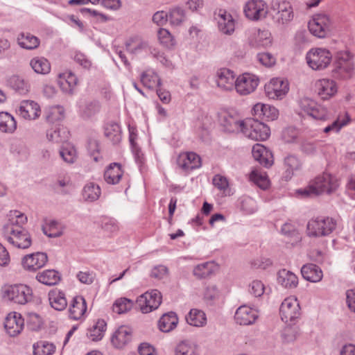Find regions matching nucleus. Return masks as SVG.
Masks as SVG:
<instances>
[{"label":"nucleus","mask_w":355,"mask_h":355,"mask_svg":"<svg viewBox=\"0 0 355 355\" xmlns=\"http://www.w3.org/2000/svg\"><path fill=\"white\" fill-rule=\"evenodd\" d=\"M289 86L287 80L281 78H273L265 85L267 96L271 99H282L288 92Z\"/></svg>","instance_id":"obj_12"},{"label":"nucleus","mask_w":355,"mask_h":355,"mask_svg":"<svg viewBox=\"0 0 355 355\" xmlns=\"http://www.w3.org/2000/svg\"><path fill=\"white\" fill-rule=\"evenodd\" d=\"M132 40H130L129 41H127L125 42V47L128 51H129L131 53L135 54L139 52H140L142 50H148L150 51V53L152 54L153 53V51H155V49H152L148 43L145 41H141L139 42L137 45L135 46H132Z\"/></svg>","instance_id":"obj_53"},{"label":"nucleus","mask_w":355,"mask_h":355,"mask_svg":"<svg viewBox=\"0 0 355 355\" xmlns=\"http://www.w3.org/2000/svg\"><path fill=\"white\" fill-rule=\"evenodd\" d=\"M10 235L5 237L6 240L14 247L19 249H27L32 244L31 236L24 228L15 229L11 227Z\"/></svg>","instance_id":"obj_10"},{"label":"nucleus","mask_w":355,"mask_h":355,"mask_svg":"<svg viewBox=\"0 0 355 355\" xmlns=\"http://www.w3.org/2000/svg\"><path fill=\"white\" fill-rule=\"evenodd\" d=\"M48 261L47 254L37 252L26 254L22 258L21 264L24 269L35 272L42 268Z\"/></svg>","instance_id":"obj_15"},{"label":"nucleus","mask_w":355,"mask_h":355,"mask_svg":"<svg viewBox=\"0 0 355 355\" xmlns=\"http://www.w3.org/2000/svg\"><path fill=\"white\" fill-rule=\"evenodd\" d=\"M159 42L166 48L171 49L175 44V40L170 32L165 28H159L157 32Z\"/></svg>","instance_id":"obj_50"},{"label":"nucleus","mask_w":355,"mask_h":355,"mask_svg":"<svg viewBox=\"0 0 355 355\" xmlns=\"http://www.w3.org/2000/svg\"><path fill=\"white\" fill-rule=\"evenodd\" d=\"M131 339L130 329L127 327L121 326L112 335L111 343L116 348H123Z\"/></svg>","instance_id":"obj_23"},{"label":"nucleus","mask_w":355,"mask_h":355,"mask_svg":"<svg viewBox=\"0 0 355 355\" xmlns=\"http://www.w3.org/2000/svg\"><path fill=\"white\" fill-rule=\"evenodd\" d=\"M123 175L121 164L113 162L107 167L104 173V179L107 184H116L119 182Z\"/></svg>","instance_id":"obj_25"},{"label":"nucleus","mask_w":355,"mask_h":355,"mask_svg":"<svg viewBox=\"0 0 355 355\" xmlns=\"http://www.w3.org/2000/svg\"><path fill=\"white\" fill-rule=\"evenodd\" d=\"M242 132L254 141H265L270 135V128L263 122L254 118L246 119Z\"/></svg>","instance_id":"obj_3"},{"label":"nucleus","mask_w":355,"mask_h":355,"mask_svg":"<svg viewBox=\"0 0 355 355\" xmlns=\"http://www.w3.org/2000/svg\"><path fill=\"white\" fill-rule=\"evenodd\" d=\"M24 320L20 313H10L5 319L4 327L10 336L18 335L24 328Z\"/></svg>","instance_id":"obj_17"},{"label":"nucleus","mask_w":355,"mask_h":355,"mask_svg":"<svg viewBox=\"0 0 355 355\" xmlns=\"http://www.w3.org/2000/svg\"><path fill=\"white\" fill-rule=\"evenodd\" d=\"M259 84V79L252 74L243 73L236 79L235 88L241 95H247L254 92Z\"/></svg>","instance_id":"obj_13"},{"label":"nucleus","mask_w":355,"mask_h":355,"mask_svg":"<svg viewBox=\"0 0 355 355\" xmlns=\"http://www.w3.org/2000/svg\"><path fill=\"white\" fill-rule=\"evenodd\" d=\"M197 345L188 341L180 342L175 349V355H196Z\"/></svg>","instance_id":"obj_47"},{"label":"nucleus","mask_w":355,"mask_h":355,"mask_svg":"<svg viewBox=\"0 0 355 355\" xmlns=\"http://www.w3.org/2000/svg\"><path fill=\"white\" fill-rule=\"evenodd\" d=\"M87 150L95 162H97L102 159L101 156L96 155L99 153V143L97 140L89 139L87 142Z\"/></svg>","instance_id":"obj_58"},{"label":"nucleus","mask_w":355,"mask_h":355,"mask_svg":"<svg viewBox=\"0 0 355 355\" xmlns=\"http://www.w3.org/2000/svg\"><path fill=\"white\" fill-rule=\"evenodd\" d=\"M216 82L218 87L225 89H231L235 87L236 79L234 72L230 69L223 68L217 71Z\"/></svg>","instance_id":"obj_24"},{"label":"nucleus","mask_w":355,"mask_h":355,"mask_svg":"<svg viewBox=\"0 0 355 355\" xmlns=\"http://www.w3.org/2000/svg\"><path fill=\"white\" fill-rule=\"evenodd\" d=\"M250 180L263 190H266L269 187L270 182L267 177L257 173V171H252L251 173Z\"/></svg>","instance_id":"obj_54"},{"label":"nucleus","mask_w":355,"mask_h":355,"mask_svg":"<svg viewBox=\"0 0 355 355\" xmlns=\"http://www.w3.org/2000/svg\"><path fill=\"white\" fill-rule=\"evenodd\" d=\"M281 319L289 325L295 324V320L300 316V307L297 300L291 298L285 299L279 308Z\"/></svg>","instance_id":"obj_9"},{"label":"nucleus","mask_w":355,"mask_h":355,"mask_svg":"<svg viewBox=\"0 0 355 355\" xmlns=\"http://www.w3.org/2000/svg\"><path fill=\"white\" fill-rule=\"evenodd\" d=\"M17 129V121L7 112H0V131L6 133H12Z\"/></svg>","instance_id":"obj_36"},{"label":"nucleus","mask_w":355,"mask_h":355,"mask_svg":"<svg viewBox=\"0 0 355 355\" xmlns=\"http://www.w3.org/2000/svg\"><path fill=\"white\" fill-rule=\"evenodd\" d=\"M55 347L53 343L46 341H40L33 345L34 355H51L55 351Z\"/></svg>","instance_id":"obj_48"},{"label":"nucleus","mask_w":355,"mask_h":355,"mask_svg":"<svg viewBox=\"0 0 355 355\" xmlns=\"http://www.w3.org/2000/svg\"><path fill=\"white\" fill-rule=\"evenodd\" d=\"M100 103L97 101H92L86 105V107L84 110V114L90 117L94 114H96L97 112L100 110Z\"/></svg>","instance_id":"obj_64"},{"label":"nucleus","mask_w":355,"mask_h":355,"mask_svg":"<svg viewBox=\"0 0 355 355\" xmlns=\"http://www.w3.org/2000/svg\"><path fill=\"white\" fill-rule=\"evenodd\" d=\"M220 123L223 127L224 131L231 133L239 130L242 132L245 120L240 121L236 117L227 113H225L220 116Z\"/></svg>","instance_id":"obj_21"},{"label":"nucleus","mask_w":355,"mask_h":355,"mask_svg":"<svg viewBox=\"0 0 355 355\" xmlns=\"http://www.w3.org/2000/svg\"><path fill=\"white\" fill-rule=\"evenodd\" d=\"M19 114L26 119H35L40 116L39 105L33 101H22L17 110Z\"/></svg>","instance_id":"obj_19"},{"label":"nucleus","mask_w":355,"mask_h":355,"mask_svg":"<svg viewBox=\"0 0 355 355\" xmlns=\"http://www.w3.org/2000/svg\"><path fill=\"white\" fill-rule=\"evenodd\" d=\"M257 318V311L245 305L239 306L234 314V320L240 325L252 324Z\"/></svg>","instance_id":"obj_18"},{"label":"nucleus","mask_w":355,"mask_h":355,"mask_svg":"<svg viewBox=\"0 0 355 355\" xmlns=\"http://www.w3.org/2000/svg\"><path fill=\"white\" fill-rule=\"evenodd\" d=\"M301 165V162L295 155H289L286 157L284 158V167L286 170L283 178L286 181L291 180L293 175L294 171L299 170Z\"/></svg>","instance_id":"obj_34"},{"label":"nucleus","mask_w":355,"mask_h":355,"mask_svg":"<svg viewBox=\"0 0 355 355\" xmlns=\"http://www.w3.org/2000/svg\"><path fill=\"white\" fill-rule=\"evenodd\" d=\"M185 319L189 324L194 327H202L207 321L205 313L196 309H191Z\"/></svg>","instance_id":"obj_40"},{"label":"nucleus","mask_w":355,"mask_h":355,"mask_svg":"<svg viewBox=\"0 0 355 355\" xmlns=\"http://www.w3.org/2000/svg\"><path fill=\"white\" fill-rule=\"evenodd\" d=\"M277 282L286 288H294L298 284V278L292 272L282 269L277 273Z\"/></svg>","instance_id":"obj_31"},{"label":"nucleus","mask_w":355,"mask_h":355,"mask_svg":"<svg viewBox=\"0 0 355 355\" xmlns=\"http://www.w3.org/2000/svg\"><path fill=\"white\" fill-rule=\"evenodd\" d=\"M178 323L177 314L170 311L162 315L158 321V326L160 331L168 333L173 330Z\"/></svg>","instance_id":"obj_28"},{"label":"nucleus","mask_w":355,"mask_h":355,"mask_svg":"<svg viewBox=\"0 0 355 355\" xmlns=\"http://www.w3.org/2000/svg\"><path fill=\"white\" fill-rule=\"evenodd\" d=\"M211 266L208 262L196 266L193 270V275L200 279L209 277L212 274Z\"/></svg>","instance_id":"obj_52"},{"label":"nucleus","mask_w":355,"mask_h":355,"mask_svg":"<svg viewBox=\"0 0 355 355\" xmlns=\"http://www.w3.org/2000/svg\"><path fill=\"white\" fill-rule=\"evenodd\" d=\"M168 21L171 25L178 26L181 25L187 19L185 10L179 6L168 10Z\"/></svg>","instance_id":"obj_42"},{"label":"nucleus","mask_w":355,"mask_h":355,"mask_svg":"<svg viewBox=\"0 0 355 355\" xmlns=\"http://www.w3.org/2000/svg\"><path fill=\"white\" fill-rule=\"evenodd\" d=\"M36 279L43 284L54 286L61 279L59 272L55 270H46L37 275Z\"/></svg>","instance_id":"obj_37"},{"label":"nucleus","mask_w":355,"mask_h":355,"mask_svg":"<svg viewBox=\"0 0 355 355\" xmlns=\"http://www.w3.org/2000/svg\"><path fill=\"white\" fill-rule=\"evenodd\" d=\"M218 25L219 30L227 35H230L234 31V20L232 16L225 10L220 9L218 13Z\"/></svg>","instance_id":"obj_22"},{"label":"nucleus","mask_w":355,"mask_h":355,"mask_svg":"<svg viewBox=\"0 0 355 355\" xmlns=\"http://www.w3.org/2000/svg\"><path fill=\"white\" fill-rule=\"evenodd\" d=\"M178 166L185 172H190L201 166L200 157L193 152L180 153L176 160Z\"/></svg>","instance_id":"obj_14"},{"label":"nucleus","mask_w":355,"mask_h":355,"mask_svg":"<svg viewBox=\"0 0 355 355\" xmlns=\"http://www.w3.org/2000/svg\"><path fill=\"white\" fill-rule=\"evenodd\" d=\"M59 83L60 87L66 92L72 93L74 87L78 83V78L71 71L64 72L59 75Z\"/></svg>","instance_id":"obj_35"},{"label":"nucleus","mask_w":355,"mask_h":355,"mask_svg":"<svg viewBox=\"0 0 355 355\" xmlns=\"http://www.w3.org/2000/svg\"><path fill=\"white\" fill-rule=\"evenodd\" d=\"M318 96L322 100H327L337 93L336 83L333 80L322 79L316 83Z\"/></svg>","instance_id":"obj_20"},{"label":"nucleus","mask_w":355,"mask_h":355,"mask_svg":"<svg viewBox=\"0 0 355 355\" xmlns=\"http://www.w3.org/2000/svg\"><path fill=\"white\" fill-rule=\"evenodd\" d=\"M308 65L313 70L326 69L331 62L332 53L327 49L313 48L306 55Z\"/></svg>","instance_id":"obj_4"},{"label":"nucleus","mask_w":355,"mask_h":355,"mask_svg":"<svg viewBox=\"0 0 355 355\" xmlns=\"http://www.w3.org/2000/svg\"><path fill=\"white\" fill-rule=\"evenodd\" d=\"M100 195L101 189L94 183H89L83 188V196L85 200L94 202L98 199Z\"/></svg>","instance_id":"obj_46"},{"label":"nucleus","mask_w":355,"mask_h":355,"mask_svg":"<svg viewBox=\"0 0 355 355\" xmlns=\"http://www.w3.org/2000/svg\"><path fill=\"white\" fill-rule=\"evenodd\" d=\"M18 44L23 49L32 50L37 48L40 45V40L38 37L30 34L26 33V35L22 33L18 38Z\"/></svg>","instance_id":"obj_41"},{"label":"nucleus","mask_w":355,"mask_h":355,"mask_svg":"<svg viewBox=\"0 0 355 355\" xmlns=\"http://www.w3.org/2000/svg\"><path fill=\"white\" fill-rule=\"evenodd\" d=\"M293 17V8L290 6V8L286 9L281 13H275L273 15V19L278 25H284L292 21Z\"/></svg>","instance_id":"obj_51"},{"label":"nucleus","mask_w":355,"mask_h":355,"mask_svg":"<svg viewBox=\"0 0 355 355\" xmlns=\"http://www.w3.org/2000/svg\"><path fill=\"white\" fill-rule=\"evenodd\" d=\"M338 187V180L335 176L324 173L311 180L306 187L297 190V193L304 198H312L324 193L331 194Z\"/></svg>","instance_id":"obj_1"},{"label":"nucleus","mask_w":355,"mask_h":355,"mask_svg":"<svg viewBox=\"0 0 355 355\" xmlns=\"http://www.w3.org/2000/svg\"><path fill=\"white\" fill-rule=\"evenodd\" d=\"M64 118V108L61 106L51 107L46 115V120L51 126H61Z\"/></svg>","instance_id":"obj_38"},{"label":"nucleus","mask_w":355,"mask_h":355,"mask_svg":"<svg viewBox=\"0 0 355 355\" xmlns=\"http://www.w3.org/2000/svg\"><path fill=\"white\" fill-rule=\"evenodd\" d=\"M336 221L330 217H318L309 221L306 227L310 237L327 236L336 229Z\"/></svg>","instance_id":"obj_2"},{"label":"nucleus","mask_w":355,"mask_h":355,"mask_svg":"<svg viewBox=\"0 0 355 355\" xmlns=\"http://www.w3.org/2000/svg\"><path fill=\"white\" fill-rule=\"evenodd\" d=\"M270 33L268 31L254 33L248 39L249 45L255 49L266 48L271 45Z\"/></svg>","instance_id":"obj_30"},{"label":"nucleus","mask_w":355,"mask_h":355,"mask_svg":"<svg viewBox=\"0 0 355 355\" xmlns=\"http://www.w3.org/2000/svg\"><path fill=\"white\" fill-rule=\"evenodd\" d=\"M250 293L254 297H260L264 292V286L261 281H253L250 285Z\"/></svg>","instance_id":"obj_63"},{"label":"nucleus","mask_w":355,"mask_h":355,"mask_svg":"<svg viewBox=\"0 0 355 355\" xmlns=\"http://www.w3.org/2000/svg\"><path fill=\"white\" fill-rule=\"evenodd\" d=\"M59 153L60 157L67 163L73 164L76 159V150L73 147H62Z\"/></svg>","instance_id":"obj_55"},{"label":"nucleus","mask_w":355,"mask_h":355,"mask_svg":"<svg viewBox=\"0 0 355 355\" xmlns=\"http://www.w3.org/2000/svg\"><path fill=\"white\" fill-rule=\"evenodd\" d=\"M9 217V222L3 226L4 234L10 232L11 227L15 229L23 228L22 225L27 222V217L17 210L10 211Z\"/></svg>","instance_id":"obj_29"},{"label":"nucleus","mask_w":355,"mask_h":355,"mask_svg":"<svg viewBox=\"0 0 355 355\" xmlns=\"http://www.w3.org/2000/svg\"><path fill=\"white\" fill-rule=\"evenodd\" d=\"M107 324L103 319H98L87 333V336L93 341L101 340L103 337V333L106 330Z\"/></svg>","instance_id":"obj_45"},{"label":"nucleus","mask_w":355,"mask_h":355,"mask_svg":"<svg viewBox=\"0 0 355 355\" xmlns=\"http://www.w3.org/2000/svg\"><path fill=\"white\" fill-rule=\"evenodd\" d=\"M268 12L267 5L262 0L249 1L244 7L245 17L252 21L265 18Z\"/></svg>","instance_id":"obj_11"},{"label":"nucleus","mask_w":355,"mask_h":355,"mask_svg":"<svg viewBox=\"0 0 355 355\" xmlns=\"http://www.w3.org/2000/svg\"><path fill=\"white\" fill-rule=\"evenodd\" d=\"M351 55L347 51H339L335 57L332 75L337 78H349L354 69L353 64L350 62Z\"/></svg>","instance_id":"obj_6"},{"label":"nucleus","mask_w":355,"mask_h":355,"mask_svg":"<svg viewBox=\"0 0 355 355\" xmlns=\"http://www.w3.org/2000/svg\"><path fill=\"white\" fill-rule=\"evenodd\" d=\"M8 85L20 94H26L29 85L19 76H12L7 80Z\"/></svg>","instance_id":"obj_44"},{"label":"nucleus","mask_w":355,"mask_h":355,"mask_svg":"<svg viewBox=\"0 0 355 355\" xmlns=\"http://www.w3.org/2000/svg\"><path fill=\"white\" fill-rule=\"evenodd\" d=\"M257 57L260 63L266 67H271L275 64V58L270 53H259Z\"/></svg>","instance_id":"obj_61"},{"label":"nucleus","mask_w":355,"mask_h":355,"mask_svg":"<svg viewBox=\"0 0 355 355\" xmlns=\"http://www.w3.org/2000/svg\"><path fill=\"white\" fill-rule=\"evenodd\" d=\"M162 299L161 293L155 289L139 296L136 304L143 313H147L157 309L162 303Z\"/></svg>","instance_id":"obj_8"},{"label":"nucleus","mask_w":355,"mask_h":355,"mask_svg":"<svg viewBox=\"0 0 355 355\" xmlns=\"http://www.w3.org/2000/svg\"><path fill=\"white\" fill-rule=\"evenodd\" d=\"M350 120L349 117L347 118V121L343 120V121H340L339 119L335 120L331 124L326 126L323 131L325 133H329L331 132H338L340 131L342 127L345 125L347 122Z\"/></svg>","instance_id":"obj_62"},{"label":"nucleus","mask_w":355,"mask_h":355,"mask_svg":"<svg viewBox=\"0 0 355 355\" xmlns=\"http://www.w3.org/2000/svg\"><path fill=\"white\" fill-rule=\"evenodd\" d=\"M308 27L311 33L320 38L331 35L332 30L331 19L325 14L315 15L309 22Z\"/></svg>","instance_id":"obj_7"},{"label":"nucleus","mask_w":355,"mask_h":355,"mask_svg":"<svg viewBox=\"0 0 355 355\" xmlns=\"http://www.w3.org/2000/svg\"><path fill=\"white\" fill-rule=\"evenodd\" d=\"M30 65L37 73L47 74L51 71L49 60L43 57H36L31 60Z\"/></svg>","instance_id":"obj_43"},{"label":"nucleus","mask_w":355,"mask_h":355,"mask_svg":"<svg viewBox=\"0 0 355 355\" xmlns=\"http://www.w3.org/2000/svg\"><path fill=\"white\" fill-rule=\"evenodd\" d=\"M86 310L87 304L84 297L76 296L73 298L69 307V317L74 320H77L85 313Z\"/></svg>","instance_id":"obj_27"},{"label":"nucleus","mask_w":355,"mask_h":355,"mask_svg":"<svg viewBox=\"0 0 355 355\" xmlns=\"http://www.w3.org/2000/svg\"><path fill=\"white\" fill-rule=\"evenodd\" d=\"M105 135L109 138L114 144H119L121 140V130L120 125L114 122L107 123L105 128Z\"/></svg>","instance_id":"obj_39"},{"label":"nucleus","mask_w":355,"mask_h":355,"mask_svg":"<svg viewBox=\"0 0 355 355\" xmlns=\"http://www.w3.org/2000/svg\"><path fill=\"white\" fill-rule=\"evenodd\" d=\"M133 302L128 298L121 297L115 301L113 304V311L118 313L122 314L130 311L133 306Z\"/></svg>","instance_id":"obj_49"},{"label":"nucleus","mask_w":355,"mask_h":355,"mask_svg":"<svg viewBox=\"0 0 355 355\" xmlns=\"http://www.w3.org/2000/svg\"><path fill=\"white\" fill-rule=\"evenodd\" d=\"M310 116L316 120L326 121L329 119V114L326 108L318 104V107H314L309 114Z\"/></svg>","instance_id":"obj_57"},{"label":"nucleus","mask_w":355,"mask_h":355,"mask_svg":"<svg viewBox=\"0 0 355 355\" xmlns=\"http://www.w3.org/2000/svg\"><path fill=\"white\" fill-rule=\"evenodd\" d=\"M252 114L254 116V119L261 121H263L264 119L266 121H274L277 119L279 111L274 106L258 103L252 107Z\"/></svg>","instance_id":"obj_16"},{"label":"nucleus","mask_w":355,"mask_h":355,"mask_svg":"<svg viewBox=\"0 0 355 355\" xmlns=\"http://www.w3.org/2000/svg\"><path fill=\"white\" fill-rule=\"evenodd\" d=\"M300 109L306 114L309 115L314 107H318V103L309 98H304L299 103Z\"/></svg>","instance_id":"obj_59"},{"label":"nucleus","mask_w":355,"mask_h":355,"mask_svg":"<svg viewBox=\"0 0 355 355\" xmlns=\"http://www.w3.org/2000/svg\"><path fill=\"white\" fill-rule=\"evenodd\" d=\"M298 131L293 126L284 128L282 132V139L286 143L293 142L297 137Z\"/></svg>","instance_id":"obj_56"},{"label":"nucleus","mask_w":355,"mask_h":355,"mask_svg":"<svg viewBox=\"0 0 355 355\" xmlns=\"http://www.w3.org/2000/svg\"><path fill=\"white\" fill-rule=\"evenodd\" d=\"M49 300L51 307L57 311L64 310L67 305L64 293L57 288L49 291Z\"/></svg>","instance_id":"obj_32"},{"label":"nucleus","mask_w":355,"mask_h":355,"mask_svg":"<svg viewBox=\"0 0 355 355\" xmlns=\"http://www.w3.org/2000/svg\"><path fill=\"white\" fill-rule=\"evenodd\" d=\"M304 279L311 282H318L323 277L321 268L314 263H306L301 268Z\"/></svg>","instance_id":"obj_26"},{"label":"nucleus","mask_w":355,"mask_h":355,"mask_svg":"<svg viewBox=\"0 0 355 355\" xmlns=\"http://www.w3.org/2000/svg\"><path fill=\"white\" fill-rule=\"evenodd\" d=\"M4 297L18 304H26L33 300V290L26 284H15L4 291Z\"/></svg>","instance_id":"obj_5"},{"label":"nucleus","mask_w":355,"mask_h":355,"mask_svg":"<svg viewBox=\"0 0 355 355\" xmlns=\"http://www.w3.org/2000/svg\"><path fill=\"white\" fill-rule=\"evenodd\" d=\"M291 6L288 1H280V0H272L270 3V9L275 13H281L287 8H290Z\"/></svg>","instance_id":"obj_60"},{"label":"nucleus","mask_w":355,"mask_h":355,"mask_svg":"<svg viewBox=\"0 0 355 355\" xmlns=\"http://www.w3.org/2000/svg\"><path fill=\"white\" fill-rule=\"evenodd\" d=\"M69 132L64 126H51L46 131V137L49 141L55 143L66 141L69 138Z\"/></svg>","instance_id":"obj_33"}]
</instances>
